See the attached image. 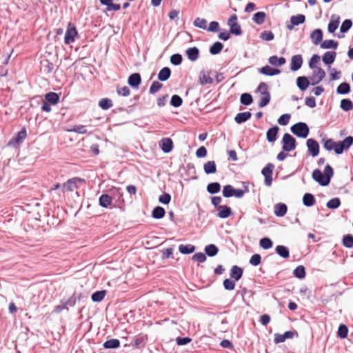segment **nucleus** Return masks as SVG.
Instances as JSON below:
<instances>
[{
  "mask_svg": "<svg viewBox=\"0 0 353 353\" xmlns=\"http://www.w3.org/2000/svg\"><path fill=\"white\" fill-rule=\"evenodd\" d=\"M333 175L334 170L329 164L325 165L323 173L319 169L312 172L313 179L322 186L328 185Z\"/></svg>",
  "mask_w": 353,
  "mask_h": 353,
  "instance_id": "nucleus-1",
  "label": "nucleus"
},
{
  "mask_svg": "<svg viewBox=\"0 0 353 353\" xmlns=\"http://www.w3.org/2000/svg\"><path fill=\"white\" fill-rule=\"evenodd\" d=\"M291 132L298 137L306 138L310 132L308 125L303 122H299L292 125Z\"/></svg>",
  "mask_w": 353,
  "mask_h": 353,
  "instance_id": "nucleus-2",
  "label": "nucleus"
},
{
  "mask_svg": "<svg viewBox=\"0 0 353 353\" xmlns=\"http://www.w3.org/2000/svg\"><path fill=\"white\" fill-rule=\"evenodd\" d=\"M110 194L112 197V201H114V207L122 209L125 205V201L123 197L121 188H113L110 190Z\"/></svg>",
  "mask_w": 353,
  "mask_h": 353,
  "instance_id": "nucleus-3",
  "label": "nucleus"
},
{
  "mask_svg": "<svg viewBox=\"0 0 353 353\" xmlns=\"http://www.w3.org/2000/svg\"><path fill=\"white\" fill-rule=\"evenodd\" d=\"M282 143V150L286 152H290L294 150L296 147V141L294 137H293L289 133H285L283 136V139L281 141Z\"/></svg>",
  "mask_w": 353,
  "mask_h": 353,
  "instance_id": "nucleus-4",
  "label": "nucleus"
},
{
  "mask_svg": "<svg viewBox=\"0 0 353 353\" xmlns=\"http://www.w3.org/2000/svg\"><path fill=\"white\" fill-rule=\"evenodd\" d=\"M85 180L79 177H73L68 179L61 185V191L63 193L66 192H72L78 188L79 183H83Z\"/></svg>",
  "mask_w": 353,
  "mask_h": 353,
  "instance_id": "nucleus-5",
  "label": "nucleus"
},
{
  "mask_svg": "<svg viewBox=\"0 0 353 353\" xmlns=\"http://www.w3.org/2000/svg\"><path fill=\"white\" fill-rule=\"evenodd\" d=\"M27 136L26 130L23 128L16 135L12 137L8 143L7 145L10 147H18L19 146Z\"/></svg>",
  "mask_w": 353,
  "mask_h": 353,
  "instance_id": "nucleus-6",
  "label": "nucleus"
},
{
  "mask_svg": "<svg viewBox=\"0 0 353 353\" xmlns=\"http://www.w3.org/2000/svg\"><path fill=\"white\" fill-rule=\"evenodd\" d=\"M228 25L230 26V32L236 36L242 34L240 25L238 23V18L236 14H232L228 21Z\"/></svg>",
  "mask_w": 353,
  "mask_h": 353,
  "instance_id": "nucleus-7",
  "label": "nucleus"
},
{
  "mask_svg": "<svg viewBox=\"0 0 353 353\" xmlns=\"http://www.w3.org/2000/svg\"><path fill=\"white\" fill-rule=\"evenodd\" d=\"M274 168V165L272 163H269L262 169L261 174L265 177L264 183L267 186H270L272 185V176Z\"/></svg>",
  "mask_w": 353,
  "mask_h": 353,
  "instance_id": "nucleus-8",
  "label": "nucleus"
},
{
  "mask_svg": "<svg viewBox=\"0 0 353 353\" xmlns=\"http://www.w3.org/2000/svg\"><path fill=\"white\" fill-rule=\"evenodd\" d=\"M77 35L78 32L76 28L69 23L64 37L65 43L68 45L73 43Z\"/></svg>",
  "mask_w": 353,
  "mask_h": 353,
  "instance_id": "nucleus-9",
  "label": "nucleus"
},
{
  "mask_svg": "<svg viewBox=\"0 0 353 353\" xmlns=\"http://www.w3.org/2000/svg\"><path fill=\"white\" fill-rule=\"evenodd\" d=\"M325 77V72L321 68H316V70L312 72L309 77L311 81V85H314L319 83Z\"/></svg>",
  "mask_w": 353,
  "mask_h": 353,
  "instance_id": "nucleus-10",
  "label": "nucleus"
},
{
  "mask_svg": "<svg viewBox=\"0 0 353 353\" xmlns=\"http://www.w3.org/2000/svg\"><path fill=\"white\" fill-rule=\"evenodd\" d=\"M306 145L309 152L312 157H316L319 153V143L314 139L307 140Z\"/></svg>",
  "mask_w": 353,
  "mask_h": 353,
  "instance_id": "nucleus-11",
  "label": "nucleus"
},
{
  "mask_svg": "<svg viewBox=\"0 0 353 353\" xmlns=\"http://www.w3.org/2000/svg\"><path fill=\"white\" fill-rule=\"evenodd\" d=\"M303 64V58L301 54L292 56L291 58L290 70L296 71L299 70Z\"/></svg>",
  "mask_w": 353,
  "mask_h": 353,
  "instance_id": "nucleus-12",
  "label": "nucleus"
},
{
  "mask_svg": "<svg viewBox=\"0 0 353 353\" xmlns=\"http://www.w3.org/2000/svg\"><path fill=\"white\" fill-rule=\"evenodd\" d=\"M141 82V77L139 73H133L129 76L128 79V84L134 88H137Z\"/></svg>",
  "mask_w": 353,
  "mask_h": 353,
  "instance_id": "nucleus-13",
  "label": "nucleus"
},
{
  "mask_svg": "<svg viewBox=\"0 0 353 353\" xmlns=\"http://www.w3.org/2000/svg\"><path fill=\"white\" fill-rule=\"evenodd\" d=\"M160 147L165 153H169L173 148V142L170 138H163L161 141Z\"/></svg>",
  "mask_w": 353,
  "mask_h": 353,
  "instance_id": "nucleus-14",
  "label": "nucleus"
},
{
  "mask_svg": "<svg viewBox=\"0 0 353 353\" xmlns=\"http://www.w3.org/2000/svg\"><path fill=\"white\" fill-rule=\"evenodd\" d=\"M217 216L221 219H226L232 214V209L228 205L219 206Z\"/></svg>",
  "mask_w": 353,
  "mask_h": 353,
  "instance_id": "nucleus-15",
  "label": "nucleus"
},
{
  "mask_svg": "<svg viewBox=\"0 0 353 353\" xmlns=\"http://www.w3.org/2000/svg\"><path fill=\"white\" fill-rule=\"evenodd\" d=\"M310 84L311 81L306 77L301 76L296 79L297 87L302 91L305 90Z\"/></svg>",
  "mask_w": 353,
  "mask_h": 353,
  "instance_id": "nucleus-16",
  "label": "nucleus"
},
{
  "mask_svg": "<svg viewBox=\"0 0 353 353\" xmlns=\"http://www.w3.org/2000/svg\"><path fill=\"white\" fill-rule=\"evenodd\" d=\"M310 39L314 45H319L323 40V31L321 29H315L310 34Z\"/></svg>",
  "mask_w": 353,
  "mask_h": 353,
  "instance_id": "nucleus-17",
  "label": "nucleus"
},
{
  "mask_svg": "<svg viewBox=\"0 0 353 353\" xmlns=\"http://www.w3.org/2000/svg\"><path fill=\"white\" fill-rule=\"evenodd\" d=\"M187 57L191 61H195L199 57V50L196 47L189 48L185 51Z\"/></svg>",
  "mask_w": 353,
  "mask_h": 353,
  "instance_id": "nucleus-18",
  "label": "nucleus"
},
{
  "mask_svg": "<svg viewBox=\"0 0 353 353\" xmlns=\"http://www.w3.org/2000/svg\"><path fill=\"white\" fill-rule=\"evenodd\" d=\"M41 70L45 74H50L54 70V64L47 59L41 61Z\"/></svg>",
  "mask_w": 353,
  "mask_h": 353,
  "instance_id": "nucleus-19",
  "label": "nucleus"
},
{
  "mask_svg": "<svg viewBox=\"0 0 353 353\" xmlns=\"http://www.w3.org/2000/svg\"><path fill=\"white\" fill-rule=\"evenodd\" d=\"M99 205L103 208L110 207L112 203V197L110 194H103L99 199Z\"/></svg>",
  "mask_w": 353,
  "mask_h": 353,
  "instance_id": "nucleus-20",
  "label": "nucleus"
},
{
  "mask_svg": "<svg viewBox=\"0 0 353 353\" xmlns=\"http://www.w3.org/2000/svg\"><path fill=\"white\" fill-rule=\"evenodd\" d=\"M243 270L241 268L237 265H233L230 269V277L234 279V281H239L243 276Z\"/></svg>",
  "mask_w": 353,
  "mask_h": 353,
  "instance_id": "nucleus-21",
  "label": "nucleus"
},
{
  "mask_svg": "<svg viewBox=\"0 0 353 353\" xmlns=\"http://www.w3.org/2000/svg\"><path fill=\"white\" fill-rule=\"evenodd\" d=\"M288 210V207L285 203H279L274 205V212L279 217L283 216Z\"/></svg>",
  "mask_w": 353,
  "mask_h": 353,
  "instance_id": "nucleus-22",
  "label": "nucleus"
},
{
  "mask_svg": "<svg viewBox=\"0 0 353 353\" xmlns=\"http://www.w3.org/2000/svg\"><path fill=\"white\" fill-rule=\"evenodd\" d=\"M259 72L268 75L274 76L281 73V70L276 68H272L270 65H265L259 70Z\"/></svg>",
  "mask_w": 353,
  "mask_h": 353,
  "instance_id": "nucleus-23",
  "label": "nucleus"
},
{
  "mask_svg": "<svg viewBox=\"0 0 353 353\" xmlns=\"http://www.w3.org/2000/svg\"><path fill=\"white\" fill-rule=\"evenodd\" d=\"M251 117L252 114L250 112H240L236 115L234 121L236 123L241 124L249 120Z\"/></svg>",
  "mask_w": 353,
  "mask_h": 353,
  "instance_id": "nucleus-24",
  "label": "nucleus"
},
{
  "mask_svg": "<svg viewBox=\"0 0 353 353\" xmlns=\"http://www.w3.org/2000/svg\"><path fill=\"white\" fill-rule=\"evenodd\" d=\"M279 130V128L278 126L275 125L272 128H270L266 134L267 140L269 142H274L276 140L277 138V134Z\"/></svg>",
  "mask_w": 353,
  "mask_h": 353,
  "instance_id": "nucleus-25",
  "label": "nucleus"
},
{
  "mask_svg": "<svg viewBox=\"0 0 353 353\" xmlns=\"http://www.w3.org/2000/svg\"><path fill=\"white\" fill-rule=\"evenodd\" d=\"M336 57V52L328 51L324 53L322 60L325 65H330L334 61Z\"/></svg>",
  "mask_w": 353,
  "mask_h": 353,
  "instance_id": "nucleus-26",
  "label": "nucleus"
},
{
  "mask_svg": "<svg viewBox=\"0 0 353 353\" xmlns=\"http://www.w3.org/2000/svg\"><path fill=\"white\" fill-rule=\"evenodd\" d=\"M45 101L52 105H56L59 101V95L54 92H50L45 94Z\"/></svg>",
  "mask_w": 353,
  "mask_h": 353,
  "instance_id": "nucleus-27",
  "label": "nucleus"
},
{
  "mask_svg": "<svg viewBox=\"0 0 353 353\" xmlns=\"http://www.w3.org/2000/svg\"><path fill=\"white\" fill-rule=\"evenodd\" d=\"M203 170L206 174H214L216 172V165L214 161H209L203 165Z\"/></svg>",
  "mask_w": 353,
  "mask_h": 353,
  "instance_id": "nucleus-28",
  "label": "nucleus"
},
{
  "mask_svg": "<svg viewBox=\"0 0 353 353\" xmlns=\"http://www.w3.org/2000/svg\"><path fill=\"white\" fill-rule=\"evenodd\" d=\"M261 97L260 99L259 103V108H263L266 106L270 101L271 96L270 93L268 91H263V92L261 94Z\"/></svg>",
  "mask_w": 353,
  "mask_h": 353,
  "instance_id": "nucleus-29",
  "label": "nucleus"
},
{
  "mask_svg": "<svg viewBox=\"0 0 353 353\" xmlns=\"http://www.w3.org/2000/svg\"><path fill=\"white\" fill-rule=\"evenodd\" d=\"M171 75V70L168 67L163 68L158 74V79L161 81H167Z\"/></svg>",
  "mask_w": 353,
  "mask_h": 353,
  "instance_id": "nucleus-30",
  "label": "nucleus"
},
{
  "mask_svg": "<svg viewBox=\"0 0 353 353\" xmlns=\"http://www.w3.org/2000/svg\"><path fill=\"white\" fill-rule=\"evenodd\" d=\"M268 61L271 65H272L274 66L279 67V66H281L282 65L285 64L286 62V60L283 57H278L277 56L274 55V56H271L268 59Z\"/></svg>",
  "mask_w": 353,
  "mask_h": 353,
  "instance_id": "nucleus-31",
  "label": "nucleus"
},
{
  "mask_svg": "<svg viewBox=\"0 0 353 353\" xmlns=\"http://www.w3.org/2000/svg\"><path fill=\"white\" fill-rule=\"evenodd\" d=\"M338 42L334 40L328 39L321 42V48L323 49H334L336 50L338 47Z\"/></svg>",
  "mask_w": 353,
  "mask_h": 353,
  "instance_id": "nucleus-32",
  "label": "nucleus"
},
{
  "mask_svg": "<svg viewBox=\"0 0 353 353\" xmlns=\"http://www.w3.org/2000/svg\"><path fill=\"white\" fill-rule=\"evenodd\" d=\"M165 210L161 206L155 207L152 212V216L156 219H160L164 217Z\"/></svg>",
  "mask_w": 353,
  "mask_h": 353,
  "instance_id": "nucleus-33",
  "label": "nucleus"
},
{
  "mask_svg": "<svg viewBox=\"0 0 353 353\" xmlns=\"http://www.w3.org/2000/svg\"><path fill=\"white\" fill-rule=\"evenodd\" d=\"M303 205L307 207H311L315 203V198L311 193H305L303 197Z\"/></svg>",
  "mask_w": 353,
  "mask_h": 353,
  "instance_id": "nucleus-34",
  "label": "nucleus"
},
{
  "mask_svg": "<svg viewBox=\"0 0 353 353\" xmlns=\"http://www.w3.org/2000/svg\"><path fill=\"white\" fill-rule=\"evenodd\" d=\"M275 250L276 252L282 258L288 259L290 256V251L286 246L277 245Z\"/></svg>",
  "mask_w": 353,
  "mask_h": 353,
  "instance_id": "nucleus-35",
  "label": "nucleus"
},
{
  "mask_svg": "<svg viewBox=\"0 0 353 353\" xmlns=\"http://www.w3.org/2000/svg\"><path fill=\"white\" fill-rule=\"evenodd\" d=\"M103 346L104 348H106V349L118 348L120 346V341L119 339H112L106 341L103 343Z\"/></svg>",
  "mask_w": 353,
  "mask_h": 353,
  "instance_id": "nucleus-36",
  "label": "nucleus"
},
{
  "mask_svg": "<svg viewBox=\"0 0 353 353\" xmlns=\"http://www.w3.org/2000/svg\"><path fill=\"white\" fill-rule=\"evenodd\" d=\"M205 254L210 257L216 256L219 252V248L214 244H210L205 248Z\"/></svg>",
  "mask_w": 353,
  "mask_h": 353,
  "instance_id": "nucleus-37",
  "label": "nucleus"
},
{
  "mask_svg": "<svg viewBox=\"0 0 353 353\" xmlns=\"http://www.w3.org/2000/svg\"><path fill=\"white\" fill-rule=\"evenodd\" d=\"M147 341V336L139 334L134 339V346L137 348H141L145 346Z\"/></svg>",
  "mask_w": 353,
  "mask_h": 353,
  "instance_id": "nucleus-38",
  "label": "nucleus"
},
{
  "mask_svg": "<svg viewBox=\"0 0 353 353\" xmlns=\"http://www.w3.org/2000/svg\"><path fill=\"white\" fill-rule=\"evenodd\" d=\"M350 92V85L347 82L341 83L336 88V93L339 94H347Z\"/></svg>",
  "mask_w": 353,
  "mask_h": 353,
  "instance_id": "nucleus-39",
  "label": "nucleus"
},
{
  "mask_svg": "<svg viewBox=\"0 0 353 353\" xmlns=\"http://www.w3.org/2000/svg\"><path fill=\"white\" fill-rule=\"evenodd\" d=\"M223 48V43L219 41H216L215 43H213L212 46H210L209 51L211 54L215 55L220 53Z\"/></svg>",
  "mask_w": 353,
  "mask_h": 353,
  "instance_id": "nucleus-40",
  "label": "nucleus"
},
{
  "mask_svg": "<svg viewBox=\"0 0 353 353\" xmlns=\"http://www.w3.org/2000/svg\"><path fill=\"white\" fill-rule=\"evenodd\" d=\"M99 106L103 110H106L113 106L112 101L109 98H103L99 101Z\"/></svg>",
  "mask_w": 353,
  "mask_h": 353,
  "instance_id": "nucleus-41",
  "label": "nucleus"
},
{
  "mask_svg": "<svg viewBox=\"0 0 353 353\" xmlns=\"http://www.w3.org/2000/svg\"><path fill=\"white\" fill-rule=\"evenodd\" d=\"M221 190V185L218 182H212L208 185L207 186V191L210 194H216L219 192Z\"/></svg>",
  "mask_w": 353,
  "mask_h": 353,
  "instance_id": "nucleus-42",
  "label": "nucleus"
},
{
  "mask_svg": "<svg viewBox=\"0 0 353 353\" xmlns=\"http://www.w3.org/2000/svg\"><path fill=\"white\" fill-rule=\"evenodd\" d=\"M340 108L344 111H350L353 109V103L349 99H343L341 101Z\"/></svg>",
  "mask_w": 353,
  "mask_h": 353,
  "instance_id": "nucleus-43",
  "label": "nucleus"
},
{
  "mask_svg": "<svg viewBox=\"0 0 353 353\" xmlns=\"http://www.w3.org/2000/svg\"><path fill=\"white\" fill-rule=\"evenodd\" d=\"M179 250L181 254H189L193 253L195 250V247L193 245H180Z\"/></svg>",
  "mask_w": 353,
  "mask_h": 353,
  "instance_id": "nucleus-44",
  "label": "nucleus"
},
{
  "mask_svg": "<svg viewBox=\"0 0 353 353\" xmlns=\"http://www.w3.org/2000/svg\"><path fill=\"white\" fill-rule=\"evenodd\" d=\"M266 14L264 12H258L254 14L253 21L258 25H261L265 22Z\"/></svg>",
  "mask_w": 353,
  "mask_h": 353,
  "instance_id": "nucleus-45",
  "label": "nucleus"
},
{
  "mask_svg": "<svg viewBox=\"0 0 353 353\" xmlns=\"http://www.w3.org/2000/svg\"><path fill=\"white\" fill-rule=\"evenodd\" d=\"M305 21V17L303 14H299L297 15H293L290 18V22L294 26H299L302 24Z\"/></svg>",
  "mask_w": 353,
  "mask_h": 353,
  "instance_id": "nucleus-46",
  "label": "nucleus"
},
{
  "mask_svg": "<svg viewBox=\"0 0 353 353\" xmlns=\"http://www.w3.org/2000/svg\"><path fill=\"white\" fill-rule=\"evenodd\" d=\"M105 294V290L97 291L92 294V301L93 302H100L104 299Z\"/></svg>",
  "mask_w": 353,
  "mask_h": 353,
  "instance_id": "nucleus-47",
  "label": "nucleus"
},
{
  "mask_svg": "<svg viewBox=\"0 0 353 353\" xmlns=\"http://www.w3.org/2000/svg\"><path fill=\"white\" fill-rule=\"evenodd\" d=\"M293 274L295 277H296L298 279H304L305 277V270L304 266H303V265L297 266L294 269V270L293 272Z\"/></svg>",
  "mask_w": 353,
  "mask_h": 353,
  "instance_id": "nucleus-48",
  "label": "nucleus"
},
{
  "mask_svg": "<svg viewBox=\"0 0 353 353\" xmlns=\"http://www.w3.org/2000/svg\"><path fill=\"white\" fill-rule=\"evenodd\" d=\"M199 81L201 85L212 83L213 80L208 74L204 72H201L199 74Z\"/></svg>",
  "mask_w": 353,
  "mask_h": 353,
  "instance_id": "nucleus-49",
  "label": "nucleus"
},
{
  "mask_svg": "<svg viewBox=\"0 0 353 353\" xmlns=\"http://www.w3.org/2000/svg\"><path fill=\"white\" fill-rule=\"evenodd\" d=\"M344 247L347 248H353V236L352 234L344 235L342 239Z\"/></svg>",
  "mask_w": 353,
  "mask_h": 353,
  "instance_id": "nucleus-50",
  "label": "nucleus"
},
{
  "mask_svg": "<svg viewBox=\"0 0 353 353\" xmlns=\"http://www.w3.org/2000/svg\"><path fill=\"white\" fill-rule=\"evenodd\" d=\"M240 101L243 105H249L253 102V98L249 93H243L241 95Z\"/></svg>",
  "mask_w": 353,
  "mask_h": 353,
  "instance_id": "nucleus-51",
  "label": "nucleus"
},
{
  "mask_svg": "<svg viewBox=\"0 0 353 353\" xmlns=\"http://www.w3.org/2000/svg\"><path fill=\"white\" fill-rule=\"evenodd\" d=\"M348 334V328L344 324H341L339 327L337 335L341 339H345L347 337Z\"/></svg>",
  "mask_w": 353,
  "mask_h": 353,
  "instance_id": "nucleus-52",
  "label": "nucleus"
},
{
  "mask_svg": "<svg viewBox=\"0 0 353 353\" xmlns=\"http://www.w3.org/2000/svg\"><path fill=\"white\" fill-rule=\"evenodd\" d=\"M341 205V201L339 198L335 197L330 199L326 204V206L330 209H336Z\"/></svg>",
  "mask_w": 353,
  "mask_h": 353,
  "instance_id": "nucleus-53",
  "label": "nucleus"
},
{
  "mask_svg": "<svg viewBox=\"0 0 353 353\" xmlns=\"http://www.w3.org/2000/svg\"><path fill=\"white\" fill-rule=\"evenodd\" d=\"M183 99L182 98L177 95L174 94L170 100V105L174 108H178L182 105Z\"/></svg>",
  "mask_w": 353,
  "mask_h": 353,
  "instance_id": "nucleus-54",
  "label": "nucleus"
},
{
  "mask_svg": "<svg viewBox=\"0 0 353 353\" xmlns=\"http://www.w3.org/2000/svg\"><path fill=\"white\" fill-rule=\"evenodd\" d=\"M67 131L77 132V133L82 134L87 133V130L85 128V126L83 125H74V126H73L72 128L68 129Z\"/></svg>",
  "mask_w": 353,
  "mask_h": 353,
  "instance_id": "nucleus-55",
  "label": "nucleus"
},
{
  "mask_svg": "<svg viewBox=\"0 0 353 353\" xmlns=\"http://www.w3.org/2000/svg\"><path fill=\"white\" fill-rule=\"evenodd\" d=\"M223 195L224 197L229 198L234 196V188L231 185H226L223 189Z\"/></svg>",
  "mask_w": 353,
  "mask_h": 353,
  "instance_id": "nucleus-56",
  "label": "nucleus"
},
{
  "mask_svg": "<svg viewBox=\"0 0 353 353\" xmlns=\"http://www.w3.org/2000/svg\"><path fill=\"white\" fill-rule=\"evenodd\" d=\"M194 26L199 28L206 30L207 29V21L205 19L200 17L196 18L194 21Z\"/></svg>",
  "mask_w": 353,
  "mask_h": 353,
  "instance_id": "nucleus-57",
  "label": "nucleus"
},
{
  "mask_svg": "<svg viewBox=\"0 0 353 353\" xmlns=\"http://www.w3.org/2000/svg\"><path fill=\"white\" fill-rule=\"evenodd\" d=\"M272 245V241L269 238L265 237L260 240V246L265 250L271 248Z\"/></svg>",
  "mask_w": 353,
  "mask_h": 353,
  "instance_id": "nucleus-58",
  "label": "nucleus"
},
{
  "mask_svg": "<svg viewBox=\"0 0 353 353\" xmlns=\"http://www.w3.org/2000/svg\"><path fill=\"white\" fill-rule=\"evenodd\" d=\"M352 26V20L345 19L343 21V22L342 23V24L341 26L340 31L342 33L347 32L351 28Z\"/></svg>",
  "mask_w": 353,
  "mask_h": 353,
  "instance_id": "nucleus-59",
  "label": "nucleus"
},
{
  "mask_svg": "<svg viewBox=\"0 0 353 353\" xmlns=\"http://www.w3.org/2000/svg\"><path fill=\"white\" fill-rule=\"evenodd\" d=\"M163 87V84L159 82L158 81H154L152 82L150 88V93L151 94H154L157 92L159 90Z\"/></svg>",
  "mask_w": 353,
  "mask_h": 353,
  "instance_id": "nucleus-60",
  "label": "nucleus"
},
{
  "mask_svg": "<svg viewBox=\"0 0 353 353\" xmlns=\"http://www.w3.org/2000/svg\"><path fill=\"white\" fill-rule=\"evenodd\" d=\"M77 301V293L74 292L67 301L63 303L66 306V310H68V307H73L75 305Z\"/></svg>",
  "mask_w": 353,
  "mask_h": 353,
  "instance_id": "nucleus-61",
  "label": "nucleus"
},
{
  "mask_svg": "<svg viewBox=\"0 0 353 353\" xmlns=\"http://www.w3.org/2000/svg\"><path fill=\"white\" fill-rule=\"evenodd\" d=\"M339 24V17L336 20H331L328 24L327 30L329 32L333 33L338 28Z\"/></svg>",
  "mask_w": 353,
  "mask_h": 353,
  "instance_id": "nucleus-62",
  "label": "nucleus"
},
{
  "mask_svg": "<svg viewBox=\"0 0 353 353\" xmlns=\"http://www.w3.org/2000/svg\"><path fill=\"white\" fill-rule=\"evenodd\" d=\"M223 285L226 290H232L235 288V281L230 279H225L223 281Z\"/></svg>",
  "mask_w": 353,
  "mask_h": 353,
  "instance_id": "nucleus-63",
  "label": "nucleus"
},
{
  "mask_svg": "<svg viewBox=\"0 0 353 353\" xmlns=\"http://www.w3.org/2000/svg\"><path fill=\"white\" fill-rule=\"evenodd\" d=\"M260 38L264 41H272L274 38V35L271 31L265 30L261 33Z\"/></svg>",
  "mask_w": 353,
  "mask_h": 353,
  "instance_id": "nucleus-64",
  "label": "nucleus"
}]
</instances>
